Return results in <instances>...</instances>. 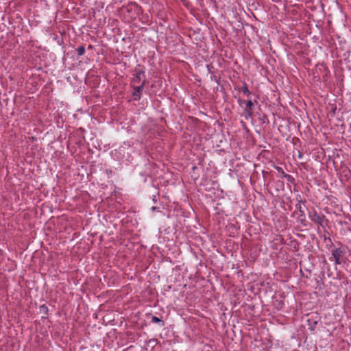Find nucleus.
I'll list each match as a JSON object with an SVG mask.
<instances>
[{
  "label": "nucleus",
  "mask_w": 351,
  "mask_h": 351,
  "mask_svg": "<svg viewBox=\"0 0 351 351\" xmlns=\"http://www.w3.org/2000/svg\"><path fill=\"white\" fill-rule=\"evenodd\" d=\"M134 77L132 80L133 83L138 84L141 81L143 82V80H145V69L144 67L138 65L134 69Z\"/></svg>",
  "instance_id": "f257e3e1"
},
{
  "label": "nucleus",
  "mask_w": 351,
  "mask_h": 351,
  "mask_svg": "<svg viewBox=\"0 0 351 351\" xmlns=\"http://www.w3.org/2000/svg\"><path fill=\"white\" fill-rule=\"evenodd\" d=\"M146 80H143V82L138 86H133L134 92L132 93V95L134 97V99L135 101H138L141 98V92L144 88L145 85Z\"/></svg>",
  "instance_id": "f03ea898"
},
{
  "label": "nucleus",
  "mask_w": 351,
  "mask_h": 351,
  "mask_svg": "<svg viewBox=\"0 0 351 351\" xmlns=\"http://www.w3.org/2000/svg\"><path fill=\"white\" fill-rule=\"evenodd\" d=\"M344 252L341 248H336L332 250V255L335 258V263L336 265L341 263V258L343 256Z\"/></svg>",
  "instance_id": "7ed1b4c3"
},
{
  "label": "nucleus",
  "mask_w": 351,
  "mask_h": 351,
  "mask_svg": "<svg viewBox=\"0 0 351 351\" xmlns=\"http://www.w3.org/2000/svg\"><path fill=\"white\" fill-rule=\"evenodd\" d=\"M309 217L312 221L322 226L323 219L324 218V215L321 216L317 213V211L314 210L313 213L309 214Z\"/></svg>",
  "instance_id": "20e7f679"
},
{
  "label": "nucleus",
  "mask_w": 351,
  "mask_h": 351,
  "mask_svg": "<svg viewBox=\"0 0 351 351\" xmlns=\"http://www.w3.org/2000/svg\"><path fill=\"white\" fill-rule=\"evenodd\" d=\"M238 101L240 106L243 104L245 105L243 108L244 111L252 110L254 106V102H253L251 99H249L247 101L239 99Z\"/></svg>",
  "instance_id": "39448f33"
},
{
  "label": "nucleus",
  "mask_w": 351,
  "mask_h": 351,
  "mask_svg": "<svg viewBox=\"0 0 351 351\" xmlns=\"http://www.w3.org/2000/svg\"><path fill=\"white\" fill-rule=\"evenodd\" d=\"M151 322H152V323H158L160 326H164L163 321L162 319H160V318H158V317H156V316H153L152 317Z\"/></svg>",
  "instance_id": "423d86ee"
},
{
  "label": "nucleus",
  "mask_w": 351,
  "mask_h": 351,
  "mask_svg": "<svg viewBox=\"0 0 351 351\" xmlns=\"http://www.w3.org/2000/svg\"><path fill=\"white\" fill-rule=\"evenodd\" d=\"M317 324V321H311V319H308V326L311 330H313L315 328Z\"/></svg>",
  "instance_id": "0eeeda50"
},
{
  "label": "nucleus",
  "mask_w": 351,
  "mask_h": 351,
  "mask_svg": "<svg viewBox=\"0 0 351 351\" xmlns=\"http://www.w3.org/2000/svg\"><path fill=\"white\" fill-rule=\"evenodd\" d=\"M241 91L244 95H247V97H250L251 95V92L249 90V89L245 84L241 88Z\"/></svg>",
  "instance_id": "6e6552de"
},
{
  "label": "nucleus",
  "mask_w": 351,
  "mask_h": 351,
  "mask_svg": "<svg viewBox=\"0 0 351 351\" xmlns=\"http://www.w3.org/2000/svg\"><path fill=\"white\" fill-rule=\"evenodd\" d=\"M284 178H286L287 182L292 183V184L295 183V179L292 176H291L289 174H285Z\"/></svg>",
  "instance_id": "1a4fd4ad"
},
{
  "label": "nucleus",
  "mask_w": 351,
  "mask_h": 351,
  "mask_svg": "<svg viewBox=\"0 0 351 351\" xmlns=\"http://www.w3.org/2000/svg\"><path fill=\"white\" fill-rule=\"evenodd\" d=\"M76 51L78 56H82L84 54L85 48L84 46H80L76 49Z\"/></svg>",
  "instance_id": "9d476101"
},
{
  "label": "nucleus",
  "mask_w": 351,
  "mask_h": 351,
  "mask_svg": "<svg viewBox=\"0 0 351 351\" xmlns=\"http://www.w3.org/2000/svg\"><path fill=\"white\" fill-rule=\"evenodd\" d=\"M252 116V110L244 111V117L246 120L250 119Z\"/></svg>",
  "instance_id": "9b49d317"
},
{
  "label": "nucleus",
  "mask_w": 351,
  "mask_h": 351,
  "mask_svg": "<svg viewBox=\"0 0 351 351\" xmlns=\"http://www.w3.org/2000/svg\"><path fill=\"white\" fill-rule=\"evenodd\" d=\"M297 208L302 213L301 215H302L304 213V211L302 210V207L301 203H299L298 204H297Z\"/></svg>",
  "instance_id": "f8f14e48"
},
{
  "label": "nucleus",
  "mask_w": 351,
  "mask_h": 351,
  "mask_svg": "<svg viewBox=\"0 0 351 351\" xmlns=\"http://www.w3.org/2000/svg\"><path fill=\"white\" fill-rule=\"evenodd\" d=\"M277 170L281 173V176L284 178V175L285 174H287L282 169L281 167H277Z\"/></svg>",
  "instance_id": "ddd939ff"
},
{
  "label": "nucleus",
  "mask_w": 351,
  "mask_h": 351,
  "mask_svg": "<svg viewBox=\"0 0 351 351\" xmlns=\"http://www.w3.org/2000/svg\"><path fill=\"white\" fill-rule=\"evenodd\" d=\"M263 123H269L267 118L265 116H263L262 118L260 119Z\"/></svg>",
  "instance_id": "4468645a"
},
{
  "label": "nucleus",
  "mask_w": 351,
  "mask_h": 351,
  "mask_svg": "<svg viewBox=\"0 0 351 351\" xmlns=\"http://www.w3.org/2000/svg\"><path fill=\"white\" fill-rule=\"evenodd\" d=\"M279 185H280V186H283V185H284L283 182H279Z\"/></svg>",
  "instance_id": "2eb2a0df"
},
{
  "label": "nucleus",
  "mask_w": 351,
  "mask_h": 351,
  "mask_svg": "<svg viewBox=\"0 0 351 351\" xmlns=\"http://www.w3.org/2000/svg\"><path fill=\"white\" fill-rule=\"evenodd\" d=\"M156 207H155V206H154V207H152V210H156Z\"/></svg>",
  "instance_id": "dca6fc26"
},
{
  "label": "nucleus",
  "mask_w": 351,
  "mask_h": 351,
  "mask_svg": "<svg viewBox=\"0 0 351 351\" xmlns=\"http://www.w3.org/2000/svg\"><path fill=\"white\" fill-rule=\"evenodd\" d=\"M207 67H208V70L210 71V65H207Z\"/></svg>",
  "instance_id": "f3484780"
}]
</instances>
